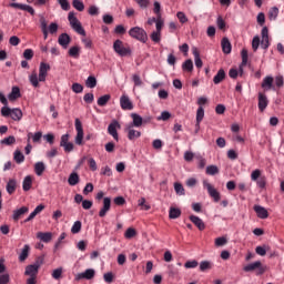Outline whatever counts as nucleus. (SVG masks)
<instances>
[{
    "label": "nucleus",
    "instance_id": "f257e3e1",
    "mask_svg": "<svg viewBox=\"0 0 284 284\" xmlns=\"http://www.w3.org/2000/svg\"><path fill=\"white\" fill-rule=\"evenodd\" d=\"M129 36L141 43H148V32L141 27H133L129 30Z\"/></svg>",
    "mask_w": 284,
    "mask_h": 284
},
{
    "label": "nucleus",
    "instance_id": "f03ea898",
    "mask_svg": "<svg viewBox=\"0 0 284 284\" xmlns=\"http://www.w3.org/2000/svg\"><path fill=\"white\" fill-rule=\"evenodd\" d=\"M244 272H254L256 271V276H263L267 272V265H263L261 261L253 262L244 266Z\"/></svg>",
    "mask_w": 284,
    "mask_h": 284
},
{
    "label": "nucleus",
    "instance_id": "7ed1b4c3",
    "mask_svg": "<svg viewBox=\"0 0 284 284\" xmlns=\"http://www.w3.org/2000/svg\"><path fill=\"white\" fill-rule=\"evenodd\" d=\"M68 20L70 22L71 28L74 31H77L78 34H81V37H85V29H83L77 16H74V11L69 12Z\"/></svg>",
    "mask_w": 284,
    "mask_h": 284
},
{
    "label": "nucleus",
    "instance_id": "20e7f679",
    "mask_svg": "<svg viewBox=\"0 0 284 284\" xmlns=\"http://www.w3.org/2000/svg\"><path fill=\"white\" fill-rule=\"evenodd\" d=\"M43 263V257H38L34 264H30L26 267L24 276H30L32 278H37V274H39V268Z\"/></svg>",
    "mask_w": 284,
    "mask_h": 284
},
{
    "label": "nucleus",
    "instance_id": "39448f33",
    "mask_svg": "<svg viewBox=\"0 0 284 284\" xmlns=\"http://www.w3.org/2000/svg\"><path fill=\"white\" fill-rule=\"evenodd\" d=\"M113 50L120 57H128V55L132 54V50H130V48L123 47V41H121V40H115L114 41Z\"/></svg>",
    "mask_w": 284,
    "mask_h": 284
},
{
    "label": "nucleus",
    "instance_id": "423d86ee",
    "mask_svg": "<svg viewBox=\"0 0 284 284\" xmlns=\"http://www.w3.org/2000/svg\"><path fill=\"white\" fill-rule=\"evenodd\" d=\"M203 185L204 187H206L211 199H213L215 203H219V201H221V193L216 189H214V186H212V184H210L207 180L203 181Z\"/></svg>",
    "mask_w": 284,
    "mask_h": 284
},
{
    "label": "nucleus",
    "instance_id": "0eeeda50",
    "mask_svg": "<svg viewBox=\"0 0 284 284\" xmlns=\"http://www.w3.org/2000/svg\"><path fill=\"white\" fill-rule=\"evenodd\" d=\"M75 145H83V124L81 123V120L75 119Z\"/></svg>",
    "mask_w": 284,
    "mask_h": 284
},
{
    "label": "nucleus",
    "instance_id": "6e6552de",
    "mask_svg": "<svg viewBox=\"0 0 284 284\" xmlns=\"http://www.w3.org/2000/svg\"><path fill=\"white\" fill-rule=\"evenodd\" d=\"M116 130H121V124L119 121L113 120L108 126V133L113 136L114 141H119V132Z\"/></svg>",
    "mask_w": 284,
    "mask_h": 284
},
{
    "label": "nucleus",
    "instance_id": "1a4fd4ad",
    "mask_svg": "<svg viewBox=\"0 0 284 284\" xmlns=\"http://www.w3.org/2000/svg\"><path fill=\"white\" fill-rule=\"evenodd\" d=\"M110 207H112V199L104 197L103 199V206L99 212L100 219H103L106 216V214L110 212Z\"/></svg>",
    "mask_w": 284,
    "mask_h": 284
},
{
    "label": "nucleus",
    "instance_id": "9d476101",
    "mask_svg": "<svg viewBox=\"0 0 284 284\" xmlns=\"http://www.w3.org/2000/svg\"><path fill=\"white\" fill-rule=\"evenodd\" d=\"M48 72H50V64L45 62L40 63L39 68V81L43 82L45 81V77H48Z\"/></svg>",
    "mask_w": 284,
    "mask_h": 284
},
{
    "label": "nucleus",
    "instance_id": "9b49d317",
    "mask_svg": "<svg viewBox=\"0 0 284 284\" xmlns=\"http://www.w3.org/2000/svg\"><path fill=\"white\" fill-rule=\"evenodd\" d=\"M94 274H97L94 268H88L85 270V272L79 273L75 276V281H81V278H85L87 281H92V278H94Z\"/></svg>",
    "mask_w": 284,
    "mask_h": 284
},
{
    "label": "nucleus",
    "instance_id": "f8f14e48",
    "mask_svg": "<svg viewBox=\"0 0 284 284\" xmlns=\"http://www.w3.org/2000/svg\"><path fill=\"white\" fill-rule=\"evenodd\" d=\"M120 105L122 110H134V104L130 101V97L122 95L120 98Z\"/></svg>",
    "mask_w": 284,
    "mask_h": 284
},
{
    "label": "nucleus",
    "instance_id": "ddd939ff",
    "mask_svg": "<svg viewBox=\"0 0 284 284\" xmlns=\"http://www.w3.org/2000/svg\"><path fill=\"white\" fill-rule=\"evenodd\" d=\"M255 214L257 215V219H267L270 216V212H267V209L261 206V205H254L253 207Z\"/></svg>",
    "mask_w": 284,
    "mask_h": 284
},
{
    "label": "nucleus",
    "instance_id": "4468645a",
    "mask_svg": "<svg viewBox=\"0 0 284 284\" xmlns=\"http://www.w3.org/2000/svg\"><path fill=\"white\" fill-rule=\"evenodd\" d=\"M189 220L195 225V227H197V230H200V232H203V230H205V222H203L201 217L196 215H191L189 216Z\"/></svg>",
    "mask_w": 284,
    "mask_h": 284
},
{
    "label": "nucleus",
    "instance_id": "2eb2a0df",
    "mask_svg": "<svg viewBox=\"0 0 284 284\" xmlns=\"http://www.w3.org/2000/svg\"><path fill=\"white\" fill-rule=\"evenodd\" d=\"M270 101L267 100V95L265 93H258V110L260 112H265L267 104Z\"/></svg>",
    "mask_w": 284,
    "mask_h": 284
},
{
    "label": "nucleus",
    "instance_id": "dca6fc26",
    "mask_svg": "<svg viewBox=\"0 0 284 284\" xmlns=\"http://www.w3.org/2000/svg\"><path fill=\"white\" fill-rule=\"evenodd\" d=\"M70 41H72V38H70V34L62 33L58 38L59 45H62L65 49H68V45H70Z\"/></svg>",
    "mask_w": 284,
    "mask_h": 284
},
{
    "label": "nucleus",
    "instance_id": "f3484780",
    "mask_svg": "<svg viewBox=\"0 0 284 284\" xmlns=\"http://www.w3.org/2000/svg\"><path fill=\"white\" fill-rule=\"evenodd\" d=\"M28 212H29L28 206H22L18 210H14L13 214H12L13 221H16V222L19 221V219H21V216H23V214H28Z\"/></svg>",
    "mask_w": 284,
    "mask_h": 284
},
{
    "label": "nucleus",
    "instance_id": "a211bd4d",
    "mask_svg": "<svg viewBox=\"0 0 284 284\" xmlns=\"http://www.w3.org/2000/svg\"><path fill=\"white\" fill-rule=\"evenodd\" d=\"M221 45L224 54H230L232 52V42H230V39L223 38Z\"/></svg>",
    "mask_w": 284,
    "mask_h": 284
},
{
    "label": "nucleus",
    "instance_id": "6ab92c4d",
    "mask_svg": "<svg viewBox=\"0 0 284 284\" xmlns=\"http://www.w3.org/2000/svg\"><path fill=\"white\" fill-rule=\"evenodd\" d=\"M8 99L9 101H17V99H21V89H19V87H12Z\"/></svg>",
    "mask_w": 284,
    "mask_h": 284
},
{
    "label": "nucleus",
    "instance_id": "aec40b11",
    "mask_svg": "<svg viewBox=\"0 0 284 284\" xmlns=\"http://www.w3.org/2000/svg\"><path fill=\"white\" fill-rule=\"evenodd\" d=\"M225 70L224 69H220L217 71V73L215 74V77L213 78V83L215 85H219V83H222L223 81H225Z\"/></svg>",
    "mask_w": 284,
    "mask_h": 284
},
{
    "label": "nucleus",
    "instance_id": "412c9836",
    "mask_svg": "<svg viewBox=\"0 0 284 284\" xmlns=\"http://www.w3.org/2000/svg\"><path fill=\"white\" fill-rule=\"evenodd\" d=\"M241 57H242V63L240 65V75L243 77V68L247 65V59H248L247 49L242 50Z\"/></svg>",
    "mask_w": 284,
    "mask_h": 284
},
{
    "label": "nucleus",
    "instance_id": "4be33fe9",
    "mask_svg": "<svg viewBox=\"0 0 284 284\" xmlns=\"http://www.w3.org/2000/svg\"><path fill=\"white\" fill-rule=\"evenodd\" d=\"M131 118L133 119L132 128H141L143 125V118L138 113H131Z\"/></svg>",
    "mask_w": 284,
    "mask_h": 284
},
{
    "label": "nucleus",
    "instance_id": "5701e85b",
    "mask_svg": "<svg viewBox=\"0 0 284 284\" xmlns=\"http://www.w3.org/2000/svg\"><path fill=\"white\" fill-rule=\"evenodd\" d=\"M37 239H40L43 243H50L52 241V233L50 232H38L37 233Z\"/></svg>",
    "mask_w": 284,
    "mask_h": 284
},
{
    "label": "nucleus",
    "instance_id": "b1692460",
    "mask_svg": "<svg viewBox=\"0 0 284 284\" xmlns=\"http://www.w3.org/2000/svg\"><path fill=\"white\" fill-rule=\"evenodd\" d=\"M80 181H81V178H79V173L72 172L69 175V179H68L69 185H71V186L79 185Z\"/></svg>",
    "mask_w": 284,
    "mask_h": 284
},
{
    "label": "nucleus",
    "instance_id": "393cba45",
    "mask_svg": "<svg viewBox=\"0 0 284 284\" xmlns=\"http://www.w3.org/2000/svg\"><path fill=\"white\" fill-rule=\"evenodd\" d=\"M141 136V132L132 129V125L128 126V139L129 141H134L135 139H139Z\"/></svg>",
    "mask_w": 284,
    "mask_h": 284
},
{
    "label": "nucleus",
    "instance_id": "a878e982",
    "mask_svg": "<svg viewBox=\"0 0 284 284\" xmlns=\"http://www.w3.org/2000/svg\"><path fill=\"white\" fill-rule=\"evenodd\" d=\"M23 192H30L32 190V176L27 175L22 182Z\"/></svg>",
    "mask_w": 284,
    "mask_h": 284
},
{
    "label": "nucleus",
    "instance_id": "bb28decb",
    "mask_svg": "<svg viewBox=\"0 0 284 284\" xmlns=\"http://www.w3.org/2000/svg\"><path fill=\"white\" fill-rule=\"evenodd\" d=\"M30 256V245L26 244L19 255L20 263H23Z\"/></svg>",
    "mask_w": 284,
    "mask_h": 284
},
{
    "label": "nucleus",
    "instance_id": "cd10ccee",
    "mask_svg": "<svg viewBox=\"0 0 284 284\" xmlns=\"http://www.w3.org/2000/svg\"><path fill=\"white\" fill-rule=\"evenodd\" d=\"M272 85H274V78L272 75L264 78L262 88H264V90H272Z\"/></svg>",
    "mask_w": 284,
    "mask_h": 284
},
{
    "label": "nucleus",
    "instance_id": "c85d7f7f",
    "mask_svg": "<svg viewBox=\"0 0 284 284\" xmlns=\"http://www.w3.org/2000/svg\"><path fill=\"white\" fill-rule=\"evenodd\" d=\"M193 57L195 61V67L199 69L203 68V60H201V53H199V49L193 48Z\"/></svg>",
    "mask_w": 284,
    "mask_h": 284
},
{
    "label": "nucleus",
    "instance_id": "c756f323",
    "mask_svg": "<svg viewBox=\"0 0 284 284\" xmlns=\"http://www.w3.org/2000/svg\"><path fill=\"white\" fill-rule=\"evenodd\" d=\"M34 172H36L37 176H43V173L45 172V163L37 162L34 164Z\"/></svg>",
    "mask_w": 284,
    "mask_h": 284
},
{
    "label": "nucleus",
    "instance_id": "7c9ffc66",
    "mask_svg": "<svg viewBox=\"0 0 284 284\" xmlns=\"http://www.w3.org/2000/svg\"><path fill=\"white\" fill-rule=\"evenodd\" d=\"M6 189L8 194H12L13 192H17V180L10 179L7 183Z\"/></svg>",
    "mask_w": 284,
    "mask_h": 284
},
{
    "label": "nucleus",
    "instance_id": "2f4dec72",
    "mask_svg": "<svg viewBox=\"0 0 284 284\" xmlns=\"http://www.w3.org/2000/svg\"><path fill=\"white\" fill-rule=\"evenodd\" d=\"M11 119L12 121H19L20 119H23V112L21 109H11Z\"/></svg>",
    "mask_w": 284,
    "mask_h": 284
},
{
    "label": "nucleus",
    "instance_id": "473e14b6",
    "mask_svg": "<svg viewBox=\"0 0 284 284\" xmlns=\"http://www.w3.org/2000/svg\"><path fill=\"white\" fill-rule=\"evenodd\" d=\"M182 70H184V72H192L194 70V62H192V59L183 62Z\"/></svg>",
    "mask_w": 284,
    "mask_h": 284
},
{
    "label": "nucleus",
    "instance_id": "72a5a7b5",
    "mask_svg": "<svg viewBox=\"0 0 284 284\" xmlns=\"http://www.w3.org/2000/svg\"><path fill=\"white\" fill-rule=\"evenodd\" d=\"M180 216H181V209L171 206L169 211V219H179Z\"/></svg>",
    "mask_w": 284,
    "mask_h": 284
},
{
    "label": "nucleus",
    "instance_id": "f704fd0d",
    "mask_svg": "<svg viewBox=\"0 0 284 284\" xmlns=\"http://www.w3.org/2000/svg\"><path fill=\"white\" fill-rule=\"evenodd\" d=\"M13 160L16 161V163L20 164L23 163V161H26V156L21 151L16 150L13 153Z\"/></svg>",
    "mask_w": 284,
    "mask_h": 284
},
{
    "label": "nucleus",
    "instance_id": "c9c22d12",
    "mask_svg": "<svg viewBox=\"0 0 284 284\" xmlns=\"http://www.w3.org/2000/svg\"><path fill=\"white\" fill-rule=\"evenodd\" d=\"M110 99H112V97L110 94H104V95L100 97L98 99V105H100V108L108 105V102L110 101Z\"/></svg>",
    "mask_w": 284,
    "mask_h": 284
},
{
    "label": "nucleus",
    "instance_id": "e433bc0d",
    "mask_svg": "<svg viewBox=\"0 0 284 284\" xmlns=\"http://www.w3.org/2000/svg\"><path fill=\"white\" fill-rule=\"evenodd\" d=\"M1 145H14L17 143V138L14 135H9L0 141Z\"/></svg>",
    "mask_w": 284,
    "mask_h": 284
},
{
    "label": "nucleus",
    "instance_id": "4c0bfd02",
    "mask_svg": "<svg viewBox=\"0 0 284 284\" xmlns=\"http://www.w3.org/2000/svg\"><path fill=\"white\" fill-rule=\"evenodd\" d=\"M267 251H270L268 245H262L255 247V253L258 254V256H265L267 254Z\"/></svg>",
    "mask_w": 284,
    "mask_h": 284
},
{
    "label": "nucleus",
    "instance_id": "58836bf2",
    "mask_svg": "<svg viewBox=\"0 0 284 284\" xmlns=\"http://www.w3.org/2000/svg\"><path fill=\"white\" fill-rule=\"evenodd\" d=\"M277 17H278V7H272L268 11L270 21H276Z\"/></svg>",
    "mask_w": 284,
    "mask_h": 284
},
{
    "label": "nucleus",
    "instance_id": "ea45409f",
    "mask_svg": "<svg viewBox=\"0 0 284 284\" xmlns=\"http://www.w3.org/2000/svg\"><path fill=\"white\" fill-rule=\"evenodd\" d=\"M72 6L78 12H83V10H85V4H83V1L81 0H73Z\"/></svg>",
    "mask_w": 284,
    "mask_h": 284
},
{
    "label": "nucleus",
    "instance_id": "a19ab883",
    "mask_svg": "<svg viewBox=\"0 0 284 284\" xmlns=\"http://www.w3.org/2000/svg\"><path fill=\"white\" fill-rule=\"evenodd\" d=\"M40 26L43 33V38L48 39V22L45 21V18L40 19Z\"/></svg>",
    "mask_w": 284,
    "mask_h": 284
},
{
    "label": "nucleus",
    "instance_id": "79ce46f5",
    "mask_svg": "<svg viewBox=\"0 0 284 284\" xmlns=\"http://www.w3.org/2000/svg\"><path fill=\"white\" fill-rule=\"evenodd\" d=\"M174 190L175 193L179 194V196H185V189L183 187V184L175 182Z\"/></svg>",
    "mask_w": 284,
    "mask_h": 284
},
{
    "label": "nucleus",
    "instance_id": "37998d69",
    "mask_svg": "<svg viewBox=\"0 0 284 284\" xmlns=\"http://www.w3.org/2000/svg\"><path fill=\"white\" fill-rule=\"evenodd\" d=\"M207 270H212V262H210V261H202L200 263V272H207Z\"/></svg>",
    "mask_w": 284,
    "mask_h": 284
},
{
    "label": "nucleus",
    "instance_id": "c03bdc74",
    "mask_svg": "<svg viewBox=\"0 0 284 284\" xmlns=\"http://www.w3.org/2000/svg\"><path fill=\"white\" fill-rule=\"evenodd\" d=\"M51 276L55 281L61 280V276H63V267H58V268L53 270Z\"/></svg>",
    "mask_w": 284,
    "mask_h": 284
},
{
    "label": "nucleus",
    "instance_id": "a18cd8bd",
    "mask_svg": "<svg viewBox=\"0 0 284 284\" xmlns=\"http://www.w3.org/2000/svg\"><path fill=\"white\" fill-rule=\"evenodd\" d=\"M206 174H209V176H214V175L219 174V166H216V165L206 166Z\"/></svg>",
    "mask_w": 284,
    "mask_h": 284
},
{
    "label": "nucleus",
    "instance_id": "49530a36",
    "mask_svg": "<svg viewBox=\"0 0 284 284\" xmlns=\"http://www.w3.org/2000/svg\"><path fill=\"white\" fill-rule=\"evenodd\" d=\"M205 116V109L203 106H199L196 111V123H201Z\"/></svg>",
    "mask_w": 284,
    "mask_h": 284
},
{
    "label": "nucleus",
    "instance_id": "de8ad7c7",
    "mask_svg": "<svg viewBox=\"0 0 284 284\" xmlns=\"http://www.w3.org/2000/svg\"><path fill=\"white\" fill-rule=\"evenodd\" d=\"M185 270H194L195 267H199V261L192 260V261H186L184 263Z\"/></svg>",
    "mask_w": 284,
    "mask_h": 284
},
{
    "label": "nucleus",
    "instance_id": "09e8293b",
    "mask_svg": "<svg viewBox=\"0 0 284 284\" xmlns=\"http://www.w3.org/2000/svg\"><path fill=\"white\" fill-rule=\"evenodd\" d=\"M79 52H81V48L79 47H71L69 49V55L73 57V59H79Z\"/></svg>",
    "mask_w": 284,
    "mask_h": 284
},
{
    "label": "nucleus",
    "instance_id": "8fccbe9b",
    "mask_svg": "<svg viewBox=\"0 0 284 284\" xmlns=\"http://www.w3.org/2000/svg\"><path fill=\"white\" fill-rule=\"evenodd\" d=\"M29 81L33 85V88H39V75H37V72H33L29 77Z\"/></svg>",
    "mask_w": 284,
    "mask_h": 284
},
{
    "label": "nucleus",
    "instance_id": "3c124183",
    "mask_svg": "<svg viewBox=\"0 0 284 284\" xmlns=\"http://www.w3.org/2000/svg\"><path fill=\"white\" fill-rule=\"evenodd\" d=\"M87 88H97V78L94 75H91L85 81Z\"/></svg>",
    "mask_w": 284,
    "mask_h": 284
},
{
    "label": "nucleus",
    "instance_id": "603ef678",
    "mask_svg": "<svg viewBox=\"0 0 284 284\" xmlns=\"http://www.w3.org/2000/svg\"><path fill=\"white\" fill-rule=\"evenodd\" d=\"M216 26L219 30H222L223 32H225V27L227 26V23H225V20H223V17L219 16L216 19Z\"/></svg>",
    "mask_w": 284,
    "mask_h": 284
},
{
    "label": "nucleus",
    "instance_id": "864d4df0",
    "mask_svg": "<svg viewBox=\"0 0 284 284\" xmlns=\"http://www.w3.org/2000/svg\"><path fill=\"white\" fill-rule=\"evenodd\" d=\"M223 245H227V237L221 236L215 239V247H223Z\"/></svg>",
    "mask_w": 284,
    "mask_h": 284
},
{
    "label": "nucleus",
    "instance_id": "5fc2aeb1",
    "mask_svg": "<svg viewBox=\"0 0 284 284\" xmlns=\"http://www.w3.org/2000/svg\"><path fill=\"white\" fill-rule=\"evenodd\" d=\"M71 89H72V92H74L75 94H81V92H83V84L74 82Z\"/></svg>",
    "mask_w": 284,
    "mask_h": 284
},
{
    "label": "nucleus",
    "instance_id": "6e6d98bb",
    "mask_svg": "<svg viewBox=\"0 0 284 284\" xmlns=\"http://www.w3.org/2000/svg\"><path fill=\"white\" fill-rule=\"evenodd\" d=\"M23 58L27 60V61H32V59L34 58V51L32 49H26L23 51Z\"/></svg>",
    "mask_w": 284,
    "mask_h": 284
},
{
    "label": "nucleus",
    "instance_id": "4d7b16f0",
    "mask_svg": "<svg viewBox=\"0 0 284 284\" xmlns=\"http://www.w3.org/2000/svg\"><path fill=\"white\" fill-rule=\"evenodd\" d=\"M261 45V38L258 36H255L252 40V49L254 52L258 50V47Z\"/></svg>",
    "mask_w": 284,
    "mask_h": 284
},
{
    "label": "nucleus",
    "instance_id": "13d9d810",
    "mask_svg": "<svg viewBox=\"0 0 284 284\" xmlns=\"http://www.w3.org/2000/svg\"><path fill=\"white\" fill-rule=\"evenodd\" d=\"M81 221H75L74 224L71 227V233L72 234H79L81 232Z\"/></svg>",
    "mask_w": 284,
    "mask_h": 284
},
{
    "label": "nucleus",
    "instance_id": "bf43d9fd",
    "mask_svg": "<svg viewBox=\"0 0 284 284\" xmlns=\"http://www.w3.org/2000/svg\"><path fill=\"white\" fill-rule=\"evenodd\" d=\"M103 280L106 282V283H114V273L112 272H108V273H104L103 274Z\"/></svg>",
    "mask_w": 284,
    "mask_h": 284
},
{
    "label": "nucleus",
    "instance_id": "052dcab7",
    "mask_svg": "<svg viewBox=\"0 0 284 284\" xmlns=\"http://www.w3.org/2000/svg\"><path fill=\"white\" fill-rule=\"evenodd\" d=\"M125 239H134L136 236V230L129 227L124 233Z\"/></svg>",
    "mask_w": 284,
    "mask_h": 284
},
{
    "label": "nucleus",
    "instance_id": "680f3d73",
    "mask_svg": "<svg viewBox=\"0 0 284 284\" xmlns=\"http://www.w3.org/2000/svg\"><path fill=\"white\" fill-rule=\"evenodd\" d=\"M132 81H133V83H134V85L136 88L143 85V80H141V75L140 74H133Z\"/></svg>",
    "mask_w": 284,
    "mask_h": 284
},
{
    "label": "nucleus",
    "instance_id": "e2e57ef3",
    "mask_svg": "<svg viewBox=\"0 0 284 284\" xmlns=\"http://www.w3.org/2000/svg\"><path fill=\"white\" fill-rule=\"evenodd\" d=\"M151 40L154 42V43H160L161 42V32L159 31H153L151 33Z\"/></svg>",
    "mask_w": 284,
    "mask_h": 284
},
{
    "label": "nucleus",
    "instance_id": "0e129e2a",
    "mask_svg": "<svg viewBox=\"0 0 284 284\" xmlns=\"http://www.w3.org/2000/svg\"><path fill=\"white\" fill-rule=\"evenodd\" d=\"M257 186L261 187V190H264L265 185H267V179L265 176H261L256 180Z\"/></svg>",
    "mask_w": 284,
    "mask_h": 284
},
{
    "label": "nucleus",
    "instance_id": "69168bd1",
    "mask_svg": "<svg viewBox=\"0 0 284 284\" xmlns=\"http://www.w3.org/2000/svg\"><path fill=\"white\" fill-rule=\"evenodd\" d=\"M58 3L63 10H70V2L68 0H58Z\"/></svg>",
    "mask_w": 284,
    "mask_h": 284
},
{
    "label": "nucleus",
    "instance_id": "338daca9",
    "mask_svg": "<svg viewBox=\"0 0 284 284\" xmlns=\"http://www.w3.org/2000/svg\"><path fill=\"white\" fill-rule=\"evenodd\" d=\"M258 179H261V170L257 169L251 173V180L258 181Z\"/></svg>",
    "mask_w": 284,
    "mask_h": 284
},
{
    "label": "nucleus",
    "instance_id": "774afa93",
    "mask_svg": "<svg viewBox=\"0 0 284 284\" xmlns=\"http://www.w3.org/2000/svg\"><path fill=\"white\" fill-rule=\"evenodd\" d=\"M8 283H10V274L0 275V284H8Z\"/></svg>",
    "mask_w": 284,
    "mask_h": 284
}]
</instances>
